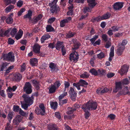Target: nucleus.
<instances>
[{"instance_id":"nucleus-1","label":"nucleus","mask_w":130,"mask_h":130,"mask_svg":"<svg viewBox=\"0 0 130 130\" xmlns=\"http://www.w3.org/2000/svg\"><path fill=\"white\" fill-rule=\"evenodd\" d=\"M97 107V103L92 101H89L86 104L83 105L82 108L84 110L86 111V109L89 110H94L96 109Z\"/></svg>"},{"instance_id":"nucleus-2","label":"nucleus","mask_w":130,"mask_h":130,"mask_svg":"<svg viewBox=\"0 0 130 130\" xmlns=\"http://www.w3.org/2000/svg\"><path fill=\"white\" fill-rule=\"evenodd\" d=\"M4 60L13 62L14 61V56L12 52H10L8 54H4L3 56Z\"/></svg>"},{"instance_id":"nucleus-3","label":"nucleus","mask_w":130,"mask_h":130,"mask_svg":"<svg viewBox=\"0 0 130 130\" xmlns=\"http://www.w3.org/2000/svg\"><path fill=\"white\" fill-rule=\"evenodd\" d=\"M40 109L38 108H36L35 110V112L37 115H45V107L43 104H40L39 105Z\"/></svg>"},{"instance_id":"nucleus-4","label":"nucleus","mask_w":130,"mask_h":130,"mask_svg":"<svg viewBox=\"0 0 130 130\" xmlns=\"http://www.w3.org/2000/svg\"><path fill=\"white\" fill-rule=\"evenodd\" d=\"M22 97L24 102L25 103L30 105H31L33 103L34 98L33 97H30L29 95L26 94H24L22 95Z\"/></svg>"},{"instance_id":"nucleus-5","label":"nucleus","mask_w":130,"mask_h":130,"mask_svg":"<svg viewBox=\"0 0 130 130\" xmlns=\"http://www.w3.org/2000/svg\"><path fill=\"white\" fill-rule=\"evenodd\" d=\"M32 86L29 82L25 83L23 87V91L27 94H30L32 92Z\"/></svg>"},{"instance_id":"nucleus-6","label":"nucleus","mask_w":130,"mask_h":130,"mask_svg":"<svg viewBox=\"0 0 130 130\" xmlns=\"http://www.w3.org/2000/svg\"><path fill=\"white\" fill-rule=\"evenodd\" d=\"M88 84L83 79H80L79 82L77 83H74L73 84V86L76 87L78 90L80 89V86H85L87 85Z\"/></svg>"},{"instance_id":"nucleus-7","label":"nucleus","mask_w":130,"mask_h":130,"mask_svg":"<svg viewBox=\"0 0 130 130\" xmlns=\"http://www.w3.org/2000/svg\"><path fill=\"white\" fill-rule=\"evenodd\" d=\"M78 54L76 52H73L70 55L69 60L71 61L76 62L78 61Z\"/></svg>"},{"instance_id":"nucleus-8","label":"nucleus","mask_w":130,"mask_h":130,"mask_svg":"<svg viewBox=\"0 0 130 130\" xmlns=\"http://www.w3.org/2000/svg\"><path fill=\"white\" fill-rule=\"evenodd\" d=\"M69 92L71 99L73 101H74L76 96L77 93L74 91V89L71 87H70Z\"/></svg>"},{"instance_id":"nucleus-9","label":"nucleus","mask_w":130,"mask_h":130,"mask_svg":"<svg viewBox=\"0 0 130 130\" xmlns=\"http://www.w3.org/2000/svg\"><path fill=\"white\" fill-rule=\"evenodd\" d=\"M49 67L51 71L52 72H57L59 70L58 67L56 64L51 62L50 63Z\"/></svg>"},{"instance_id":"nucleus-10","label":"nucleus","mask_w":130,"mask_h":130,"mask_svg":"<svg viewBox=\"0 0 130 130\" xmlns=\"http://www.w3.org/2000/svg\"><path fill=\"white\" fill-rule=\"evenodd\" d=\"M117 47L116 50V53L118 56H120L122 54L125 48L124 46H121L119 45H118Z\"/></svg>"},{"instance_id":"nucleus-11","label":"nucleus","mask_w":130,"mask_h":130,"mask_svg":"<svg viewBox=\"0 0 130 130\" xmlns=\"http://www.w3.org/2000/svg\"><path fill=\"white\" fill-rule=\"evenodd\" d=\"M128 66L127 65L123 66L121 69L119 71V73L121 75L126 73L128 71Z\"/></svg>"},{"instance_id":"nucleus-12","label":"nucleus","mask_w":130,"mask_h":130,"mask_svg":"<svg viewBox=\"0 0 130 130\" xmlns=\"http://www.w3.org/2000/svg\"><path fill=\"white\" fill-rule=\"evenodd\" d=\"M123 85L121 81L116 83V87L113 89V92L116 93L123 88Z\"/></svg>"},{"instance_id":"nucleus-13","label":"nucleus","mask_w":130,"mask_h":130,"mask_svg":"<svg viewBox=\"0 0 130 130\" xmlns=\"http://www.w3.org/2000/svg\"><path fill=\"white\" fill-rule=\"evenodd\" d=\"M71 19V17H69L61 21L60 23V27H63L66 24L69 22Z\"/></svg>"},{"instance_id":"nucleus-14","label":"nucleus","mask_w":130,"mask_h":130,"mask_svg":"<svg viewBox=\"0 0 130 130\" xmlns=\"http://www.w3.org/2000/svg\"><path fill=\"white\" fill-rule=\"evenodd\" d=\"M123 6V3L117 2L115 4L113 5L114 9L115 10H119L121 9Z\"/></svg>"},{"instance_id":"nucleus-15","label":"nucleus","mask_w":130,"mask_h":130,"mask_svg":"<svg viewBox=\"0 0 130 130\" xmlns=\"http://www.w3.org/2000/svg\"><path fill=\"white\" fill-rule=\"evenodd\" d=\"M22 119V117L21 116L18 115L13 120V122L14 124L17 125H18L20 122H21Z\"/></svg>"},{"instance_id":"nucleus-16","label":"nucleus","mask_w":130,"mask_h":130,"mask_svg":"<svg viewBox=\"0 0 130 130\" xmlns=\"http://www.w3.org/2000/svg\"><path fill=\"white\" fill-rule=\"evenodd\" d=\"M40 47L38 44H35L34 45L33 50V51L35 53L39 54L40 53Z\"/></svg>"},{"instance_id":"nucleus-17","label":"nucleus","mask_w":130,"mask_h":130,"mask_svg":"<svg viewBox=\"0 0 130 130\" xmlns=\"http://www.w3.org/2000/svg\"><path fill=\"white\" fill-rule=\"evenodd\" d=\"M95 0H87V1L88 3L89 6L90 7L92 8L96 4L95 2Z\"/></svg>"},{"instance_id":"nucleus-18","label":"nucleus","mask_w":130,"mask_h":130,"mask_svg":"<svg viewBox=\"0 0 130 130\" xmlns=\"http://www.w3.org/2000/svg\"><path fill=\"white\" fill-rule=\"evenodd\" d=\"M63 42L60 41H58L56 44V49L58 50H59L60 48L64 47Z\"/></svg>"},{"instance_id":"nucleus-19","label":"nucleus","mask_w":130,"mask_h":130,"mask_svg":"<svg viewBox=\"0 0 130 130\" xmlns=\"http://www.w3.org/2000/svg\"><path fill=\"white\" fill-rule=\"evenodd\" d=\"M60 10V8L57 6L51 7L50 11L52 13H57Z\"/></svg>"},{"instance_id":"nucleus-20","label":"nucleus","mask_w":130,"mask_h":130,"mask_svg":"<svg viewBox=\"0 0 130 130\" xmlns=\"http://www.w3.org/2000/svg\"><path fill=\"white\" fill-rule=\"evenodd\" d=\"M38 61V60L37 58H32L30 59V63L32 66H35L37 64Z\"/></svg>"},{"instance_id":"nucleus-21","label":"nucleus","mask_w":130,"mask_h":130,"mask_svg":"<svg viewBox=\"0 0 130 130\" xmlns=\"http://www.w3.org/2000/svg\"><path fill=\"white\" fill-rule=\"evenodd\" d=\"M23 34V31L21 29H20L18 32V34L15 36V38L17 40H18L21 38Z\"/></svg>"},{"instance_id":"nucleus-22","label":"nucleus","mask_w":130,"mask_h":130,"mask_svg":"<svg viewBox=\"0 0 130 130\" xmlns=\"http://www.w3.org/2000/svg\"><path fill=\"white\" fill-rule=\"evenodd\" d=\"M22 76L20 74L17 73L14 74L13 77L14 80L17 81H19L22 78Z\"/></svg>"},{"instance_id":"nucleus-23","label":"nucleus","mask_w":130,"mask_h":130,"mask_svg":"<svg viewBox=\"0 0 130 130\" xmlns=\"http://www.w3.org/2000/svg\"><path fill=\"white\" fill-rule=\"evenodd\" d=\"M50 37V36L48 34H45L41 38V41L42 43H43L45 40L48 39Z\"/></svg>"},{"instance_id":"nucleus-24","label":"nucleus","mask_w":130,"mask_h":130,"mask_svg":"<svg viewBox=\"0 0 130 130\" xmlns=\"http://www.w3.org/2000/svg\"><path fill=\"white\" fill-rule=\"evenodd\" d=\"M56 87L53 85H51L49 89V93H52L55 92L56 91Z\"/></svg>"},{"instance_id":"nucleus-25","label":"nucleus","mask_w":130,"mask_h":130,"mask_svg":"<svg viewBox=\"0 0 130 130\" xmlns=\"http://www.w3.org/2000/svg\"><path fill=\"white\" fill-rule=\"evenodd\" d=\"M51 108L54 109H56L57 106V103L56 102H51L50 103Z\"/></svg>"},{"instance_id":"nucleus-26","label":"nucleus","mask_w":130,"mask_h":130,"mask_svg":"<svg viewBox=\"0 0 130 130\" xmlns=\"http://www.w3.org/2000/svg\"><path fill=\"white\" fill-rule=\"evenodd\" d=\"M32 12L30 10H29L27 14L24 16L25 18H28L29 20L31 19V16L32 15Z\"/></svg>"},{"instance_id":"nucleus-27","label":"nucleus","mask_w":130,"mask_h":130,"mask_svg":"<svg viewBox=\"0 0 130 130\" xmlns=\"http://www.w3.org/2000/svg\"><path fill=\"white\" fill-rule=\"evenodd\" d=\"M106 71L105 70L101 69L98 70V75H104L106 74Z\"/></svg>"},{"instance_id":"nucleus-28","label":"nucleus","mask_w":130,"mask_h":130,"mask_svg":"<svg viewBox=\"0 0 130 130\" xmlns=\"http://www.w3.org/2000/svg\"><path fill=\"white\" fill-rule=\"evenodd\" d=\"M57 1V0H53V1L49 3V5L50 7L57 6L56 4Z\"/></svg>"},{"instance_id":"nucleus-29","label":"nucleus","mask_w":130,"mask_h":130,"mask_svg":"<svg viewBox=\"0 0 130 130\" xmlns=\"http://www.w3.org/2000/svg\"><path fill=\"white\" fill-rule=\"evenodd\" d=\"M75 34L74 32L69 31L66 34V38H69L73 37L75 35Z\"/></svg>"},{"instance_id":"nucleus-30","label":"nucleus","mask_w":130,"mask_h":130,"mask_svg":"<svg viewBox=\"0 0 130 130\" xmlns=\"http://www.w3.org/2000/svg\"><path fill=\"white\" fill-rule=\"evenodd\" d=\"M48 128L50 130H57L56 125L55 124H51L48 126Z\"/></svg>"},{"instance_id":"nucleus-31","label":"nucleus","mask_w":130,"mask_h":130,"mask_svg":"<svg viewBox=\"0 0 130 130\" xmlns=\"http://www.w3.org/2000/svg\"><path fill=\"white\" fill-rule=\"evenodd\" d=\"M89 72L91 73L92 75L95 76H97L98 75V70L97 71L94 68L90 70Z\"/></svg>"},{"instance_id":"nucleus-32","label":"nucleus","mask_w":130,"mask_h":130,"mask_svg":"<svg viewBox=\"0 0 130 130\" xmlns=\"http://www.w3.org/2000/svg\"><path fill=\"white\" fill-rule=\"evenodd\" d=\"M127 41L126 40H122V43H119L118 45H120V46H123L125 48V46L127 44Z\"/></svg>"},{"instance_id":"nucleus-33","label":"nucleus","mask_w":130,"mask_h":130,"mask_svg":"<svg viewBox=\"0 0 130 130\" xmlns=\"http://www.w3.org/2000/svg\"><path fill=\"white\" fill-rule=\"evenodd\" d=\"M41 14L39 15L36 18L34 19L33 22L34 23H36L38 21L40 20L42 17Z\"/></svg>"},{"instance_id":"nucleus-34","label":"nucleus","mask_w":130,"mask_h":130,"mask_svg":"<svg viewBox=\"0 0 130 130\" xmlns=\"http://www.w3.org/2000/svg\"><path fill=\"white\" fill-rule=\"evenodd\" d=\"M6 21L7 24H10L12 23L13 20L12 17L11 16H9L6 19Z\"/></svg>"},{"instance_id":"nucleus-35","label":"nucleus","mask_w":130,"mask_h":130,"mask_svg":"<svg viewBox=\"0 0 130 130\" xmlns=\"http://www.w3.org/2000/svg\"><path fill=\"white\" fill-rule=\"evenodd\" d=\"M121 81L123 85H128L129 83V80L127 78H124Z\"/></svg>"},{"instance_id":"nucleus-36","label":"nucleus","mask_w":130,"mask_h":130,"mask_svg":"<svg viewBox=\"0 0 130 130\" xmlns=\"http://www.w3.org/2000/svg\"><path fill=\"white\" fill-rule=\"evenodd\" d=\"M110 14L109 13H107L102 17V19L103 20L107 19L110 17Z\"/></svg>"},{"instance_id":"nucleus-37","label":"nucleus","mask_w":130,"mask_h":130,"mask_svg":"<svg viewBox=\"0 0 130 130\" xmlns=\"http://www.w3.org/2000/svg\"><path fill=\"white\" fill-rule=\"evenodd\" d=\"M31 105L29 104L25 103L22 104L21 106L22 108H23L25 110H27L28 107L29 106Z\"/></svg>"},{"instance_id":"nucleus-38","label":"nucleus","mask_w":130,"mask_h":130,"mask_svg":"<svg viewBox=\"0 0 130 130\" xmlns=\"http://www.w3.org/2000/svg\"><path fill=\"white\" fill-rule=\"evenodd\" d=\"M74 47L72 48V49L74 50L78 49L80 45V43L78 42H76L74 43Z\"/></svg>"},{"instance_id":"nucleus-39","label":"nucleus","mask_w":130,"mask_h":130,"mask_svg":"<svg viewBox=\"0 0 130 130\" xmlns=\"http://www.w3.org/2000/svg\"><path fill=\"white\" fill-rule=\"evenodd\" d=\"M46 31L47 32H51L54 30L53 28L50 25H48L46 27Z\"/></svg>"},{"instance_id":"nucleus-40","label":"nucleus","mask_w":130,"mask_h":130,"mask_svg":"<svg viewBox=\"0 0 130 130\" xmlns=\"http://www.w3.org/2000/svg\"><path fill=\"white\" fill-rule=\"evenodd\" d=\"M102 39L105 42H107L108 39L107 35L106 34H103L101 36Z\"/></svg>"},{"instance_id":"nucleus-41","label":"nucleus","mask_w":130,"mask_h":130,"mask_svg":"<svg viewBox=\"0 0 130 130\" xmlns=\"http://www.w3.org/2000/svg\"><path fill=\"white\" fill-rule=\"evenodd\" d=\"M18 31V30L16 28H13L11 30L10 34L12 37H14Z\"/></svg>"},{"instance_id":"nucleus-42","label":"nucleus","mask_w":130,"mask_h":130,"mask_svg":"<svg viewBox=\"0 0 130 130\" xmlns=\"http://www.w3.org/2000/svg\"><path fill=\"white\" fill-rule=\"evenodd\" d=\"M14 8V6L12 5H10L7 7L5 9V10L6 13L10 12L11 10Z\"/></svg>"},{"instance_id":"nucleus-43","label":"nucleus","mask_w":130,"mask_h":130,"mask_svg":"<svg viewBox=\"0 0 130 130\" xmlns=\"http://www.w3.org/2000/svg\"><path fill=\"white\" fill-rule=\"evenodd\" d=\"M129 88L127 87H126L124 88V91L122 92H121L120 94H128L129 92L128 90Z\"/></svg>"},{"instance_id":"nucleus-44","label":"nucleus","mask_w":130,"mask_h":130,"mask_svg":"<svg viewBox=\"0 0 130 130\" xmlns=\"http://www.w3.org/2000/svg\"><path fill=\"white\" fill-rule=\"evenodd\" d=\"M99 37L98 35H96L94 36L93 37L90 39V41L92 44H94L96 40Z\"/></svg>"},{"instance_id":"nucleus-45","label":"nucleus","mask_w":130,"mask_h":130,"mask_svg":"<svg viewBox=\"0 0 130 130\" xmlns=\"http://www.w3.org/2000/svg\"><path fill=\"white\" fill-rule=\"evenodd\" d=\"M67 94V92L64 91V93L62 94L59 96L58 99L59 100H61L64 97L66 96Z\"/></svg>"},{"instance_id":"nucleus-46","label":"nucleus","mask_w":130,"mask_h":130,"mask_svg":"<svg viewBox=\"0 0 130 130\" xmlns=\"http://www.w3.org/2000/svg\"><path fill=\"white\" fill-rule=\"evenodd\" d=\"M114 49L113 46H112L110 49L109 56L113 57L114 56Z\"/></svg>"},{"instance_id":"nucleus-47","label":"nucleus","mask_w":130,"mask_h":130,"mask_svg":"<svg viewBox=\"0 0 130 130\" xmlns=\"http://www.w3.org/2000/svg\"><path fill=\"white\" fill-rule=\"evenodd\" d=\"M86 110H87L86 111L85 110H84V111L85 112V118L86 119H87L90 116V114L89 112V110L87 109Z\"/></svg>"},{"instance_id":"nucleus-48","label":"nucleus","mask_w":130,"mask_h":130,"mask_svg":"<svg viewBox=\"0 0 130 130\" xmlns=\"http://www.w3.org/2000/svg\"><path fill=\"white\" fill-rule=\"evenodd\" d=\"M80 76L81 78H88L89 76V75L87 73L85 72L80 75Z\"/></svg>"},{"instance_id":"nucleus-49","label":"nucleus","mask_w":130,"mask_h":130,"mask_svg":"<svg viewBox=\"0 0 130 130\" xmlns=\"http://www.w3.org/2000/svg\"><path fill=\"white\" fill-rule=\"evenodd\" d=\"M19 113L23 116H27V113L22 110L21 108L19 109Z\"/></svg>"},{"instance_id":"nucleus-50","label":"nucleus","mask_w":130,"mask_h":130,"mask_svg":"<svg viewBox=\"0 0 130 130\" xmlns=\"http://www.w3.org/2000/svg\"><path fill=\"white\" fill-rule=\"evenodd\" d=\"M7 64L5 63H2V65L0 66V70L3 71V70L5 69L7 66Z\"/></svg>"},{"instance_id":"nucleus-51","label":"nucleus","mask_w":130,"mask_h":130,"mask_svg":"<svg viewBox=\"0 0 130 130\" xmlns=\"http://www.w3.org/2000/svg\"><path fill=\"white\" fill-rule=\"evenodd\" d=\"M5 2L7 5L10 3H14L16 2V0H13L12 1L11 0H4Z\"/></svg>"},{"instance_id":"nucleus-52","label":"nucleus","mask_w":130,"mask_h":130,"mask_svg":"<svg viewBox=\"0 0 130 130\" xmlns=\"http://www.w3.org/2000/svg\"><path fill=\"white\" fill-rule=\"evenodd\" d=\"M64 91H65L66 89L67 88H68L70 86V83L68 82L65 81L64 82Z\"/></svg>"},{"instance_id":"nucleus-53","label":"nucleus","mask_w":130,"mask_h":130,"mask_svg":"<svg viewBox=\"0 0 130 130\" xmlns=\"http://www.w3.org/2000/svg\"><path fill=\"white\" fill-rule=\"evenodd\" d=\"M53 85L56 87L57 89L61 85V83L60 81H56Z\"/></svg>"},{"instance_id":"nucleus-54","label":"nucleus","mask_w":130,"mask_h":130,"mask_svg":"<svg viewBox=\"0 0 130 130\" xmlns=\"http://www.w3.org/2000/svg\"><path fill=\"white\" fill-rule=\"evenodd\" d=\"M97 56L98 58L101 59L104 57V54L103 52H101Z\"/></svg>"},{"instance_id":"nucleus-55","label":"nucleus","mask_w":130,"mask_h":130,"mask_svg":"<svg viewBox=\"0 0 130 130\" xmlns=\"http://www.w3.org/2000/svg\"><path fill=\"white\" fill-rule=\"evenodd\" d=\"M115 74L111 72L108 73L107 75V76L108 78L112 77L115 75Z\"/></svg>"},{"instance_id":"nucleus-56","label":"nucleus","mask_w":130,"mask_h":130,"mask_svg":"<svg viewBox=\"0 0 130 130\" xmlns=\"http://www.w3.org/2000/svg\"><path fill=\"white\" fill-rule=\"evenodd\" d=\"M111 28L113 31L116 32L118 30L119 28L116 26H113L111 27Z\"/></svg>"},{"instance_id":"nucleus-57","label":"nucleus","mask_w":130,"mask_h":130,"mask_svg":"<svg viewBox=\"0 0 130 130\" xmlns=\"http://www.w3.org/2000/svg\"><path fill=\"white\" fill-rule=\"evenodd\" d=\"M8 42L9 44H12L14 43V41L12 38H10L8 39Z\"/></svg>"},{"instance_id":"nucleus-58","label":"nucleus","mask_w":130,"mask_h":130,"mask_svg":"<svg viewBox=\"0 0 130 130\" xmlns=\"http://www.w3.org/2000/svg\"><path fill=\"white\" fill-rule=\"evenodd\" d=\"M91 9L88 7H85L84 8V12L85 13H86L87 12H91Z\"/></svg>"},{"instance_id":"nucleus-59","label":"nucleus","mask_w":130,"mask_h":130,"mask_svg":"<svg viewBox=\"0 0 130 130\" xmlns=\"http://www.w3.org/2000/svg\"><path fill=\"white\" fill-rule=\"evenodd\" d=\"M112 30L111 28L109 29V30L107 32V34L110 36H111L113 35Z\"/></svg>"},{"instance_id":"nucleus-60","label":"nucleus","mask_w":130,"mask_h":130,"mask_svg":"<svg viewBox=\"0 0 130 130\" xmlns=\"http://www.w3.org/2000/svg\"><path fill=\"white\" fill-rule=\"evenodd\" d=\"M25 9L24 8L21 9L18 13V16H20L22 13L25 11Z\"/></svg>"},{"instance_id":"nucleus-61","label":"nucleus","mask_w":130,"mask_h":130,"mask_svg":"<svg viewBox=\"0 0 130 130\" xmlns=\"http://www.w3.org/2000/svg\"><path fill=\"white\" fill-rule=\"evenodd\" d=\"M111 43L109 41H108L105 44V47L106 48H108L111 45Z\"/></svg>"},{"instance_id":"nucleus-62","label":"nucleus","mask_w":130,"mask_h":130,"mask_svg":"<svg viewBox=\"0 0 130 130\" xmlns=\"http://www.w3.org/2000/svg\"><path fill=\"white\" fill-rule=\"evenodd\" d=\"M73 117V115H68V116L66 115L64 116L65 119H71Z\"/></svg>"},{"instance_id":"nucleus-63","label":"nucleus","mask_w":130,"mask_h":130,"mask_svg":"<svg viewBox=\"0 0 130 130\" xmlns=\"http://www.w3.org/2000/svg\"><path fill=\"white\" fill-rule=\"evenodd\" d=\"M25 64L24 63L23 65L21 66V72H23L25 69Z\"/></svg>"},{"instance_id":"nucleus-64","label":"nucleus","mask_w":130,"mask_h":130,"mask_svg":"<svg viewBox=\"0 0 130 130\" xmlns=\"http://www.w3.org/2000/svg\"><path fill=\"white\" fill-rule=\"evenodd\" d=\"M23 2L19 0L17 2V5L18 7H21L23 4Z\"/></svg>"}]
</instances>
